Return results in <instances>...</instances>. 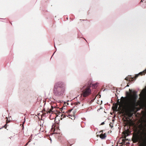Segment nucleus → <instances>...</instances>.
<instances>
[{
  "label": "nucleus",
  "instance_id": "obj_15",
  "mask_svg": "<svg viewBox=\"0 0 146 146\" xmlns=\"http://www.w3.org/2000/svg\"><path fill=\"white\" fill-rule=\"evenodd\" d=\"M104 124H105L104 122H102L101 123V125H104Z\"/></svg>",
  "mask_w": 146,
  "mask_h": 146
},
{
  "label": "nucleus",
  "instance_id": "obj_22",
  "mask_svg": "<svg viewBox=\"0 0 146 146\" xmlns=\"http://www.w3.org/2000/svg\"><path fill=\"white\" fill-rule=\"evenodd\" d=\"M129 86V85L128 84H127V86Z\"/></svg>",
  "mask_w": 146,
  "mask_h": 146
},
{
  "label": "nucleus",
  "instance_id": "obj_14",
  "mask_svg": "<svg viewBox=\"0 0 146 146\" xmlns=\"http://www.w3.org/2000/svg\"><path fill=\"white\" fill-rule=\"evenodd\" d=\"M110 127H113V126L112 125V124L111 123H110Z\"/></svg>",
  "mask_w": 146,
  "mask_h": 146
},
{
  "label": "nucleus",
  "instance_id": "obj_4",
  "mask_svg": "<svg viewBox=\"0 0 146 146\" xmlns=\"http://www.w3.org/2000/svg\"><path fill=\"white\" fill-rule=\"evenodd\" d=\"M91 85L88 86L87 87L84 86L82 90V95L84 97H86L89 96L91 94L92 90L90 89Z\"/></svg>",
  "mask_w": 146,
  "mask_h": 146
},
{
  "label": "nucleus",
  "instance_id": "obj_17",
  "mask_svg": "<svg viewBox=\"0 0 146 146\" xmlns=\"http://www.w3.org/2000/svg\"><path fill=\"white\" fill-rule=\"evenodd\" d=\"M129 91L130 93H131L132 92V90L130 89H129Z\"/></svg>",
  "mask_w": 146,
  "mask_h": 146
},
{
  "label": "nucleus",
  "instance_id": "obj_19",
  "mask_svg": "<svg viewBox=\"0 0 146 146\" xmlns=\"http://www.w3.org/2000/svg\"><path fill=\"white\" fill-rule=\"evenodd\" d=\"M103 132V131L102 130L101 131H100L99 132V133H102Z\"/></svg>",
  "mask_w": 146,
  "mask_h": 146
},
{
  "label": "nucleus",
  "instance_id": "obj_24",
  "mask_svg": "<svg viewBox=\"0 0 146 146\" xmlns=\"http://www.w3.org/2000/svg\"><path fill=\"white\" fill-rule=\"evenodd\" d=\"M97 136L98 137V136H99V135H98Z\"/></svg>",
  "mask_w": 146,
  "mask_h": 146
},
{
  "label": "nucleus",
  "instance_id": "obj_9",
  "mask_svg": "<svg viewBox=\"0 0 146 146\" xmlns=\"http://www.w3.org/2000/svg\"><path fill=\"white\" fill-rule=\"evenodd\" d=\"M10 121H8V119H7V120H6V124L3 127H3H4L5 128H6L7 127V124L9 123V122Z\"/></svg>",
  "mask_w": 146,
  "mask_h": 146
},
{
  "label": "nucleus",
  "instance_id": "obj_16",
  "mask_svg": "<svg viewBox=\"0 0 146 146\" xmlns=\"http://www.w3.org/2000/svg\"><path fill=\"white\" fill-rule=\"evenodd\" d=\"M72 110V109H71V110H69V111H68V112L70 113Z\"/></svg>",
  "mask_w": 146,
  "mask_h": 146
},
{
  "label": "nucleus",
  "instance_id": "obj_12",
  "mask_svg": "<svg viewBox=\"0 0 146 146\" xmlns=\"http://www.w3.org/2000/svg\"><path fill=\"white\" fill-rule=\"evenodd\" d=\"M93 86H94V88H95V87H96L97 86V84H92Z\"/></svg>",
  "mask_w": 146,
  "mask_h": 146
},
{
  "label": "nucleus",
  "instance_id": "obj_20",
  "mask_svg": "<svg viewBox=\"0 0 146 146\" xmlns=\"http://www.w3.org/2000/svg\"><path fill=\"white\" fill-rule=\"evenodd\" d=\"M28 143H27L26 144V145H25L24 146H26L27 145V144H28Z\"/></svg>",
  "mask_w": 146,
  "mask_h": 146
},
{
  "label": "nucleus",
  "instance_id": "obj_23",
  "mask_svg": "<svg viewBox=\"0 0 146 146\" xmlns=\"http://www.w3.org/2000/svg\"><path fill=\"white\" fill-rule=\"evenodd\" d=\"M62 116H63V115H62H62H61V116L62 117Z\"/></svg>",
  "mask_w": 146,
  "mask_h": 146
},
{
  "label": "nucleus",
  "instance_id": "obj_10",
  "mask_svg": "<svg viewBox=\"0 0 146 146\" xmlns=\"http://www.w3.org/2000/svg\"><path fill=\"white\" fill-rule=\"evenodd\" d=\"M51 108L50 110H49V111H46V112L47 113H50V112L52 111V110L53 109V107L52 106H51Z\"/></svg>",
  "mask_w": 146,
  "mask_h": 146
},
{
  "label": "nucleus",
  "instance_id": "obj_18",
  "mask_svg": "<svg viewBox=\"0 0 146 146\" xmlns=\"http://www.w3.org/2000/svg\"><path fill=\"white\" fill-rule=\"evenodd\" d=\"M25 121H24V122L23 123V124H22V126H23V127H24V126H23V124L25 122Z\"/></svg>",
  "mask_w": 146,
  "mask_h": 146
},
{
  "label": "nucleus",
  "instance_id": "obj_13",
  "mask_svg": "<svg viewBox=\"0 0 146 146\" xmlns=\"http://www.w3.org/2000/svg\"><path fill=\"white\" fill-rule=\"evenodd\" d=\"M78 104H80V103L78 102H76L74 103V104H75V105H78Z\"/></svg>",
  "mask_w": 146,
  "mask_h": 146
},
{
  "label": "nucleus",
  "instance_id": "obj_5",
  "mask_svg": "<svg viewBox=\"0 0 146 146\" xmlns=\"http://www.w3.org/2000/svg\"><path fill=\"white\" fill-rule=\"evenodd\" d=\"M145 73H146V69L143 72H140L139 74L135 75V78H130L129 77H127L125 78V80L127 81H133L135 80L139 75H144Z\"/></svg>",
  "mask_w": 146,
  "mask_h": 146
},
{
  "label": "nucleus",
  "instance_id": "obj_21",
  "mask_svg": "<svg viewBox=\"0 0 146 146\" xmlns=\"http://www.w3.org/2000/svg\"><path fill=\"white\" fill-rule=\"evenodd\" d=\"M64 115V116L63 117H65V116H66V115Z\"/></svg>",
  "mask_w": 146,
  "mask_h": 146
},
{
  "label": "nucleus",
  "instance_id": "obj_7",
  "mask_svg": "<svg viewBox=\"0 0 146 146\" xmlns=\"http://www.w3.org/2000/svg\"><path fill=\"white\" fill-rule=\"evenodd\" d=\"M130 132L129 129H127L126 130H125L124 135H125V137L126 136H128L129 135V133H130Z\"/></svg>",
  "mask_w": 146,
  "mask_h": 146
},
{
  "label": "nucleus",
  "instance_id": "obj_11",
  "mask_svg": "<svg viewBox=\"0 0 146 146\" xmlns=\"http://www.w3.org/2000/svg\"><path fill=\"white\" fill-rule=\"evenodd\" d=\"M118 105H119L118 104H115V106L114 107V110H117V108L118 106Z\"/></svg>",
  "mask_w": 146,
  "mask_h": 146
},
{
  "label": "nucleus",
  "instance_id": "obj_1",
  "mask_svg": "<svg viewBox=\"0 0 146 146\" xmlns=\"http://www.w3.org/2000/svg\"><path fill=\"white\" fill-rule=\"evenodd\" d=\"M126 94L129 95V96L127 98L122 97L121 98V102L119 101V99L117 100V104L119 105L118 110H120V108L125 104L129 111H134L139 104L137 100L138 96L136 92L133 91V95L127 92Z\"/></svg>",
  "mask_w": 146,
  "mask_h": 146
},
{
  "label": "nucleus",
  "instance_id": "obj_8",
  "mask_svg": "<svg viewBox=\"0 0 146 146\" xmlns=\"http://www.w3.org/2000/svg\"><path fill=\"white\" fill-rule=\"evenodd\" d=\"M106 133H105L104 134L101 133L100 135V137L102 139H104L106 137Z\"/></svg>",
  "mask_w": 146,
  "mask_h": 146
},
{
  "label": "nucleus",
  "instance_id": "obj_2",
  "mask_svg": "<svg viewBox=\"0 0 146 146\" xmlns=\"http://www.w3.org/2000/svg\"><path fill=\"white\" fill-rule=\"evenodd\" d=\"M132 141L134 143H136L139 141L140 143V146H146V132H142L140 137L137 134H133L132 138Z\"/></svg>",
  "mask_w": 146,
  "mask_h": 146
},
{
  "label": "nucleus",
  "instance_id": "obj_6",
  "mask_svg": "<svg viewBox=\"0 0 146 146\" xmlns=\"http://www.w3.org/2000/svg\"><path fill=\"white\" fill-rule=\"evenodd\" d=\"M139 96L143 100H145L146 99V93L145 92H141L139 94Z\"/></svg>",
  "mask_w": 146,
  "mask_h": 146
},
{
  "label": "nucleus",
  "instance_id": "obj_3",
  "mask_svg": "<svg viewBox=\"0 0 146 146\" xmlns=\"http://www.w3.org/2000/svg\"><path fill=\"white\" fill-rule=\"evenodd\" d=\"M65 89L64 84L61 82L56 83L53 89V93L56 96H59L64 92Z\"/></svg>",
  "mask_w": 146,
  "mask_h": 146
}]
</instances>
